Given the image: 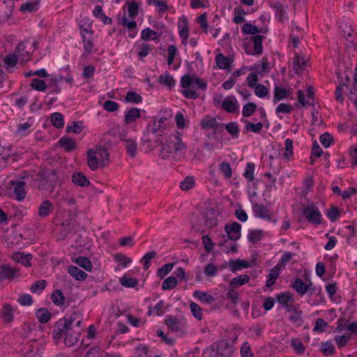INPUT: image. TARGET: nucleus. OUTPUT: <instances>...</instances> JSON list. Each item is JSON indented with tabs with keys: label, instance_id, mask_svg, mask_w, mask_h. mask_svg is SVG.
<instances>
[{
	"label": "nucleus",
	"instance_id": "09e8293b",
	"mask_svg": "<svg viewBox=\"0 0 357 357\" xmlns=\"http://www.w3.org/2000/svg\"><path fill=\"white\" fill-rule=\"evenodd\" d=\"M30 86L33 89L38 91H45L47 87V84L44 80L38 78L33 79Z\"/></svg>",
	"mask_w": 357,
	"mask_h": 357
},
{
	"label": "nucleus",
	"instance_id": "a211bd4d",
	"mask_svg": "<svg viewBox=\"0 0 357 357\" xmlns=\"http://www.w3.org/2000/svg\"><path fill=\"white\" fill-rule=\"evenodd\" d=\"M252 211L256 217L264 220H271V214L266 206L255 203L252 205Z\"/></svg>",
	"mask_w": 357,
	"mask_h": 357
},
{
	"label": "nucleus",
	"instance_id": "9b49d317",
	"mask_svg": "<svg viewBox=\"0 0 357 357\" xmlns=\"http://www.w3.org/2000/svg\"><path fill=\"white\" fill-rule=\"evenodd\" d=\"M19 269L13 268L8 265L0 266V282L6 280H13L19 273Z\"/></svg>",
	"mask_w": 357,
	"mask_h": 357
},
{
	"label": "nucleus",
	"instance_id": "774afa93",
	"mask_svg": "<svg viewBox=\"0 0 357 357\" xmlns=\"http://www.w3.org/2000/svg\"><path fill=\"white\" fill-rule=\"evenodd\" d=\"M17 302L23 306L31 305L33 303L32 296L29 294H21L17 298Z\"/></svg>",
	"mask_w": 357,
	"mask_h": 357
},
{
	"label": "nucleus",
	"instance_id": "ddd939ff",
	"mask_svg": "<svg viewBox=\"0 0 357 357\" xmlns=\"http://www.w3.org/2000/svg\"><path fill=\"white\" fill-rule=\"evenodd\" d=\"M225 230L228 238L231 241H237L241 238V225L237 222L225 225Z\"/></svg>",
	"mask_w": 357,
	"mask_h": 357
},
{
	"label": "nucleus",
	"instance_id": "cd10ccee",
	"mask_svg": "<svg viewBox=\"0 0 357 357\" xmlns=\"http://www.w3.org/2000/svg\"><path fill=\"white\" fill-rule=\"evenodd\" d=\"M53 211V205L49 200L43 201L38 208V215L43 218L47 217Z\"/></svg>",
	"mask_w": 357,
	"mask_h": 357
},
{
	"label": "nucleus",
	"instance_id": "e2e57ef3",
	"mask_svg": "<svg viewBox=\"0 0 357 357\" xmlns=\"http://www.w3.org/2000/svg\"><path fill=\"white\" fill-rule=\"evenodd\" d=\"M122 286L126 287H135L138 284V280L133 278L123 276L119 280Z\"/></svg>",
	"mask_w": 357,
	"mask_h": 357
},
{
	"label": "nucleus",
	"instance_id": "9d476101",
	"mask_svg": "<svg viewBox=\"0 0 357 357\" xmlns=\"http://www.w3.org/2000/svg\"><path fill=\"white\" fill-rule=\"evenodd\" d=\"M26 183L24 181H10V190L13 191V197L18 201L25 198Z\"/></svg>",
	"mask_w": 357,
	"mask_h": 357
},
{
	"label": "nucleus",
	"instance_id": "37998d69",
	"mask_svg": "<svg viewBox=\"0 0 357 357\" xmlns=\"http://www.w3.org/2000/svg\"><path fill=\"white\" fill-rule=\"evenodd\" d=\"M51 300L53 303L57 306L62 305L64 303L65 297L60 289L54 290L51 295Z\"/></svg>",
	"mask_w": 357,
	"mask_h": 357
},
{
	"label": "nucleus",
	"instance_id": "f8f14e48",
	"mask_svg": "<svg viewBox=\"0 0 357 357\" xmlns=\"http://www.w3.org/2000/svg\"><path fill=\"white\" fill-rule=\"evenodd\" d=\"M252 40L254 43V52H252L248 47H250L249 44L247 43H245L243 45V48L245 50L246 53L248 54H261L263 52V47H262V40L263 37L260 35H255V36L252 37Z\"/></svg>",
	"mask_w": 357,
	"mask_h": 357
},
{
	"label": "nucleus",
	"instance_id": "4be33fe9",
	"mask_svg": "<svg viewBox=\"0 0 357 357\" xmlns=\"http://www.w3.org/2000/svg\"><path fill=\"white\" fill-rule=\"evenodd\" d=\"M204 225L207 229H212L218 225V220L213 209H209L204 212Z\"/></svg>",
	"mask_w": 357,
	"mask_h": 357
},
{
	"label": "nucleus",
	"instance_id": "39448f33",
	"mask_svg": "<svg viewBox=\"0 0 357 357\" xmlns=\"http://www.w3.org/2000/svg\"><path fill=\"white\" fill-rule=\"evenodd\" d=\"M165 119H160L158 120H153L152 123H149L146 128V134L144 135L145 137H147L146 139L144 140L147 142H150L151 139L150 138V134L155 135V136H161L166 129Z\"/></svg>",
	"mask_w": 357,
	"mask_h": 357
},
{
	"label": "nucleus",
	"instance_id": "7ed1b4c3",
	"mask_svg": "<svg viewBox=\"0 0 357 357\" xmlns=\"http://www.w3.org/2000/svg\"><path fill=\"white\" fill-rule=\"evenodd\" d=\"M234 347L226 340L218 341L206 348L203 354L204 357H231Z\"/></svg>",
	"mask_w": 357,
	"mask_h": 357
},
{
	"label": "nucleus",
	"instance_id": "1a4fd4ad",
	"mask_svg": "<svg viewBox=\"0 0 357 357\" xmlns=\"http://www.w3.org/2000/svg\"><path fill=\"white\" fill-rule=\"evenodd\" d=\"M200 124L202 129H212L215 133L222 132L224 128L223 123L217 122L215 118H210L208 116L202 119Z\"/></svg>",
	"mask_w": 357,
	"mask_h": 357
},
{
	"label": "nucleus",
	"instance_id": "3c124183",
	"mask_svg": "<svg viewBox=\"0 0 357 357\" xmlns=\"http://www.w3.org/2000/svg\"><path fill=\"white\" fill-rule=\"evenodd\" d=\"M177 285V280L174 276H169L166 278L162 283V290H171L175 288Z\"/></svg>",
	"mask_w": 357,
	"mask_h": 357
},
{
	"label": "nucleus",
	"instance_id": "72a5a7b5",
	"mask_svg": "<svg viewBox=\"0 0 357 357\" xmlns=\"http://www.w3.org/2000/svg\"><path fill=\"white\" fill-rule=\"evenodd\" d=\"M305 64L304 58L300 56L298 54L295 55L293 59V70L296 74L301 73L303 70Z\"/></svg>",
	"mask_w": 357,
	"mask_h": 357
},
{
	"label": "nucleus",
	"instance_id": "6ab92c4d",
	"mask_svg": "<svg viewBox=\"0 0 357 357\" xmlns=\"http://www.w3.org/2000/svg\"><path fill=\"white\" fill-rule=\"evenodd\" d=\"M292 93V89H287L279 86H275L274 88V96L273 102L274 103L278 101L285 99L289 97Z\"/></svg>",
	"mask_w": 357,
	"mask_h": 357
},
{
	"label": "nucleus",
	"instance_id": "0e129e2a",
	"mask_svg": "<svg viewBox=\"0 0 357 357\" xmlns=\"http://www.w3.org/2000/svg\"><path fill=\"white\" fill-rule=\"evenodd\" d=\"M241 30L245 34L254 35L259 32V28L257 26L252 24L250 23L244 24L242 26Z\"/></svg>",
	"mask_w": 357,
	"mask_h": 357
},
{
	"label": "nucleus",
	"instance_id": "2f4dec72",
	"mask_svg": "<svg viewBox=\"0 0 357 357\" xmlns=\"http://www.w3.org/2000/svg\"><path fill=\"white\" fill-rule=\"evenodd\" d=\"M229 266L231 272L235 273L238 270L248 268L250 263L248 261L242 259L230 260Z\"/></svg>",
	"mask_w": 357,
	"mask_h": 357
},
{
	"label": "nucleus",
	"instance_id": "c756f323",
	"mask_svg": "<svg viewBox=\"0 0 357 357\" xmlns=\"http://www.w3.org/2000/svg\"><path fill=\"white\" fill-rule=\"evenodd\" d=\"M193 296L208 305L212 304L215 301V298L212 295L198 290L194 291Z\"/></svg>",
	"mask_w": 357,
	"mask_h": 357
},
{
	"label": "nucleus",
	"instance_id": "f03ea898",
	"mask_svg": "<svg viewBox=\"0 0 357 357\" xmlns=\"http://www.w3.org/2000/svg\"><path fill=\"white\" fill-rule=\"evenodd\" d=\"M207 82L204 79L199 78L196 75H185L181 78V86L183 88V96L189 99H197L199 93L195 89L206 90Z\"/></svg>",
	"mask_w": 357,
	"mask_h": 357
},
{
	"label": "nucleus",
	"instance_id": "a18cd8bd",
	"mask_svg": "<svg viewBox=\"0 0 357 357\" xmlns=\"http://www.w3.org/2000/svg\"><path fill=\"white\" fill-rule=\"evenodd\" d=\"M237 106L236 100H230L228 98H225L222 104V109L229 113L234 112L237 108Z\"/></svg>",
	"mask_w": 357,
	"mask_h": 357
},
{
	"label": "nucleus",
	"instance_id": "052dcab7",
	"mask_svg": "<svg viewBox=\"0 0 357 357\" xmlns=\"http://www.w3.org/2000/svg\"><path fill=\"white\" fill-rule=\"evenodd\" d=\"M82 39L84 44V51L88 54H91L94 47V43H93L92 40V36L89 37L84 36L82 38Z\"/></svg>",
	"mask_w": 357,
	"mask_h": 357
},
{
	"label": "nucleus",
	"instance_id": "bb28decb",
	"mask_svg": "<svg viewBox=\"0 0 357 357\" xmlns=\"http://www.w3.org/2000/svg\"><path fill=\"white\" fill-rule=\"evenodd\" d=\"M28 42L24 41L18 44L16 47V52H17L20 57H21L22 61H28L31 59V53L29 51L26 50Z\"/></svg>",
	"mask_w": 357,
	"mask_h": 357
},
{
	"label": "nucleus",
	"instance_id": "423d86ee",
	"mask_svg": "<svg viewBox=\"0 0 357 357\" xmlns=\"http://www.w3.org/2000/svg\"><path fill=\"white\" fill-rule=\"evenodd\" d=\"M303 214L310 223L315 225H320L321 223V214L319 208L314 204L307 206L303 210Z\"/></svg>",
	"mask_w": 357,
	"mask_h": 357
},
{
	"label": "nucleus",
	"instance_id": "f3484780",
	"mask_svg": "<svg viewBox=\"0 0 357 357\" xmlns=\"http://www.w3.org/2000/svg\"><path fill=\"white\" fill-rule=\"evenodd\" d=\"M169 143L174 148V153H176L187 148L186 144L183 142L182 135L178 132L171 137Z\"/></svg>",
	"mask_w": 357,
	"mask_h": 357
},
{
	"label": "nucleus",
	"instance_id": "f704fd0d",
	"mask_svg": "<svg viewBox=\"0 0 357 357\" xmlns=\"http://www.w3.org/2000/svg\"><path fill=\"white\" fill-rule=\"evenodd\" d=\"M4 67L7 70L13 68L18 62L17 56L15 54H9L6 55L3 60Z\"/></svg>",
	"mask_w": 357,
	"mask_h": 357
},
{
	"label": "nucleus",
	"instance_id": "b1692460",
	"mask_svg": "<svg viewBox=\"0 0 357 357\" xmlns=\"http://www.w3.org/2000/svg\"><path fill=\"white\" fill-rule=\"evenodd\" d=\"M141 110L139 109L136 107L131 108L125 114V123L131 124L134 123L141 117Z\"/></svg>",
	"mask_w": 357,
	"mask_h": 357
},
{
	"label": "nucleus",
	"instance_id": "6e6d98bb",
	"mask_svg": "<svg viewBox=\"0 0 357 357\" xmlns=\"http://www.w3.org/2000/svg\"><path fill=\"white\" fill-rule=\"evenodd\" d=\"M263 236L264 233L262 230H250L248 238L252 243H257L262 238Z\"/></svg>",
	"mask_w": 357,
	"mask_h": 357
},
{
	"label": "nucleus",
	"instance_id": "e433bc0d",
	"mask_svg": "<svg viewBox=\"0 0 357 357\" xmlns=\"http://www.w3.org/2000/svg\"><path fill=\"white\" fill-rule=\"evenodd\" d=\"M285 160L289 161L294 156L293 140L287 139L284 142V151L282 154Z\"/></svg>",
	"mask_w": 357,
	"mask_h": 357
},
{
	"label": "nucleus",
	"instance_id": "49530a36",
	"mask_svg": "<svg viewBox=\"0 0 357 357\" xmlns=\"http://www.w3.org/2000/svg\"><path fill=\"white\" fill-rule=\"evenodd\" d=\"M158 82L160 84L167 86L169 88H172L175 84L174 79L167 72L159 76Z\"/></svg>",
	"mask_w": 357,
	"mask_h": 357
},
{
	"label": "nucleus",
	"instance_id": "0eeeda50",
	"mask_svg": "<svg viewBox=\"0 0 357 357\" xmlns=\"http://www.w3.org/2000/svg\"><path fill=\"white\" fill-rule=\"evenodd\" d=\"M165 324L172 333H183L185 329V322L172 315L166 316Z\"/></svg>",
	"mask_w": 357,
	"mask_h": 357
},
{
	"label": "nucleus",
	"instance_id": "680f3d73",
	"mask_svg": "<svg viewBox=\"0 0 357 357\" xmlns=\"http://www.w3.org/2000/svg\"><path fill=\"white\" fill-rule=\"evenodd\" d=\"M226 130L231 134L234 137H238L239 128L237 123L229 122L227 124L224 125Z\"/></svg>",
	"mask_w": 357,
	"mask_h": 357
},
{
	"label": "nucleus",
	"instance_id": "5701e85b",
	"mask_svg": "<svg viewBox=\"0 0 357 357\" xmlns=\"http://www.w3.org/2000/svg\"><path fill=\"white\" fill-rule=\"evenodd\" d=\"M13 259L17 263H20L26 267L31 266V260L32 255L31 254H24L23 252H15L13 255Z\"/></svg>",
	"mask_w": 357,
	"mask_h": 357
},
{
	"label": "nucleus",
	"instance_id": "a878e982",
	"mask_svg": "<svg viewBox=\"0 0 357 357\" xmlns=\"http://www.w3.org/2000/svg\"><path fill=\"white\" fill-rule=\"evenodd\" d=\"M59 144L61 148L65 149L67 152H71L74 151L77 147V143L75 140L66 137H63L59 140Z\"/></svg>",
	"mask_w": 357,
	"mask_h": 357
},
{
	"label": "nucleus",
	"instance_id": "20e7f679",
	"mask_svg": "<svg viewBox=\"0 0 357 357\" xmlns=\"http://www.w3.org/2000/svg\"><path fill=\"white\" fill-rule=\"evenodd\" d=\"M44 349V342L38 340H31L22 350V357H41Z\"/></svg>",
	"mask_w": 357,
	"mask_h": 357
},
{
	"label": "nucleus",
	"instance_id": "473e14b6",
	"mask_svg": "<svg viewBox=\"0 0 357 357\" xmlns=\"http://www.w3.org/2000/svg\"><path fill=\"white\" fill-rule=\"evenodd\" d=\"M124 146L127 153L132 158L136 155L137 150V143L135 140L132 139H127L124 141Z\"/></svg>",
	"mask_w": 357,
	"mask_h": 357
},
{
	"label": "nucleus",
	"instance_id": "bf43d9fd",
	"mask_svg": "<svg viewBox=\"0 0 357 357\" xmlns=\"http://www.w3.org/2000/svg\"><path fill=\"white\" fill-rule=\"evenodd\" d=\"M257 109V105L254 102H248L245 104L242 110V114L243 116H252Z\"/></svg>",
	"mask_w": 357,
	"mask_h": 357
},
{
	"label": "nucleus",
	"instance_id": "6e6552de",
	"mask_svg": "<svg viewBox=\"0 0 357 357\" xmlns=\"http://www.w3.org/2000/svg\"><path fill=\"white\" fill-rule=\"evenodd\" d=\"M178 31L183 45L188 43L189 37L188 20L185 15H181L178 20Z\"/></svg>",
	"mask_w": 357,
	"mask_h": 357
},
{
	"label": "nucleus",
	"instance_id": "79ce46f5",
	"mask_svg": "<svg viewBox=\"0 0 357 357\" xmlns=\"http://www.w3.org/2000/svg\"><path fill=\"white\" fill-rule=\"evenodd\" d=\"M250 280V277L246 275H240L237 277L234 278L230 282V286L233 288L242 286L247 284Z\"/></svg>",
	"mask_w": 357,
	"mask_h": 357
},
{
	"label": "nucleus",
	"instance_id": "a19ab883",
	"mask_svg": "<svg viewBox=\"0 0 357 357\" xmlns=\"http://www.w3.org/2000/svg\"><path fill=\"white\" fill-rule=\"evenodd\" d=\"M276 301L280 305L288 307L289 303L293 301L292 295L290 292H282L277 295Z\"/></svg>",
	"mask_w": 357,
	"mask_h": 357
},
{
	"label": "nucleus",
	"instance_id": "5fc2aeb1",
	"mask_svg": "<svg viewBox=\"0 0 357 357\" xmlns=\"http://www.w3.org/2000/svg\"><path fill=\"white\" fill-rule=\"evenodd\" d=\"M351 338V334H344L342 335L335 336L334 341L337 344L338 348H342L346 346Z\"/></svg>",
	"mask_w": 357,
	"mask_h": 357
},
{
	"label": "nucleus",
	"instance_id": "69168bd1",
	"mask_svg": "<svg viewBox=\"0 0 357 357\" xmlns=\"http://www.w3.org/2000/svg\"><path fill=\"white\" fill-rule=\"evenodd\" d=\"M321 351L325 356L333 355L335 352L333 344L330 342H321Z\"/></svg>",
	"mask_w": 357,
	"mask_h": 357
},
{
	"label": "nucleus",
	"instance_id": "338daca9",
	"mask_svg": "<svg viewBox=\"0 0 357 357\" xmlns=\"http://www.w3.org/2000/svg\"><path fill=\"white\" fill-rule=\"evenodd\" d=\"M195 185V180L192 176H187L180 183V188L182 190H188Z\"/></svg>",
	"mask_w": 357,
	"mask_h": 357
},
{
	"label": "nucleus",
	"instance_id": "864d4df0",
	"mask_svg": "<svg viewBox=\"0 0 357 357\" xmlns=\"http://www.w3.org/2000/svg\"><path fill=\"white\" fill-rule=\"evenodd\" d=\"M51 121L53 126L57 128H63L64 126V121L63 116L59 112H54L51 115Z\"/></svg>",
	"mask_w": 357,
	"mask_h": 357
},
{
	"label": "nucleus",
	"instance_id": "393cba45",
	"mask_svg": "<svg viewBox=\"0 0 357 357\" xmlns=\"http://www.w3.org/2000/svg\"><path fill=\"white\" fill-rule=\"evenodd\" d=\"M72 182L79 187H86L90 185L89 180L82 172L73 173L72 175Z\"/></svg>",
	"mask_w": 357,
	"mask_h": 357
},
{
	"label": "nucleus",
	"instance_id": "412c9836",
	"mask_svg": "<svg viewBox=\"0 0 357 357\" xmlns=\"http://www.w3.org/2000/svg\"><path fill=\"white\" fill-rule=\"evenodd\" d=\"M233 61V59L225 56L221 53H219L215 56L216 64L220 69L230 71V67Z\"/></svg>",
	"mask_w": 357,
	"mask_h": 357
},
{
	"label": "nucleus",
	"instance_id": "c9c22d12",
	"mask_svg": "<svg viewBox=\"0 0 357 357\" xmlns=\"http://www.w3.org/2000/svg\"><path fill=\"white\" fill-rule=\"evenodd\" d=\"M280 274V268L278 266H274L269 272L268 276H267V280L266 282V286L267 287H272L275 282L277 278H278Z\"/></svg>",
	"mask_w": 357,
	"mask_h": 357
},
{
	"label": "nucleus",
	"instance_id": "c85d7f7f",
	"mask_svg": "<svg viewBox=\"0 0 357 357\" xmlns=\"http://www.w3.org/2000/svg\"><path fill=\"white\" fill-rule=\"evenodd\" d=\"M40 6L39 0L26 1L22 3L20 10L23 13H33L38 10Z\"/></svg>",
	"mask_w": 357,
	"mask_h": 357
},
{
	"label": "nucleus",
	"instance_id": "4468645a",
	"mask_svg": "<svg viewBox=\"0 0 357 357\" xmlns=\"http://www.w3.org/2000/svg\"><path fill=\"white\" fill-rule=\"evenodd\" d=\"M87 165L92 171H96L98 168L105 167V163H102L101 160L98 159L93 149H89L87 152Z\"/></svg>",
	"mask_w": 357,
	"mask_h": 357
},
{
	"label": "nucleus",
	"instance_id": "7c9ffc66",
	"mask_svg": "<svg viewBox=\"0 0 357 357\" xmlns=\"http://www.w3.org/2000/svg\"><path fill=\"white\" fill-rule=\"evenodd\" d=\"M160 35L161 33H158L157 31L150 28H146L141 32V38L144 41H149L150 40H157Z\"/></svg>",
	"mask_w": 357,
	"mask_h": 357
},
{
	"label": "nucleus",
	"instance_id": "4d7b16f0",
	"mask_svg": "<svg viewBox=\"0 0 357 357\" xmlns=\"http://www.w3.org/2000/svg\"><path fill=\"white\" fill-rule=\"evenodd\" d=\"M126 102L138 104L142 102V97L134 91H128L125 98Z\"/></svg>",
	"mask_w": 357,
	"mask_h": 357
},
{
	"label": "nucleus",
	"instance_id": "58836bf2",
	"mask_svg": "<svg viewBox=\"0 0 357 357\" xmlns=\"http://www.w3.org/2000/svg\"><path fill=\"white\" fill-rule=\"evenodd\" d=\"M36 316L40 323L45 324L49 321L52 314L46 308L40 307L36 310Z\"/></svg>",
	"mask_w": 357,
	"mask_h": 357
},
{
	"label": "nucleus",
	"instance_id": "8fccbe9b",
	"mask_svg": "<svg viewBox=\"0 0 357 357\" xmlns=\"http://www.w3.org/2000/svg\"><path fill=\"white\" fill-rule=\"evenodd\" d=\"M75 263L86 271H91L93 267L91 261L85 257H78L75 260Z\"/></svg>",
	"mask_w": 357,
	"mask_h": 357
},
{
	"label": "nucleus",
	"instance_id": "c03bdc74",
	"mask_svg": "<svg viewBox=\"0 0 357 357\" xmlns=\"http://www.w3.org/2000/svg\"><path fill=\"white\" fill-rule=\"evenodd\" d=\"M255 169V165L253 162H248L246 165L245 172L243 173L244 178L249 182L254 181V173Z\"/></svg>",
	"mask_w": 357,
	"mask_h": 357
},
{
	"label": "nucleus",
	"instance_id": "dca6fc26",
	"mask_svg": "<svg viewBox=\"0 0 357 357\" xmlns=\"http://www.w3.org/2000/svg\"><path fill=\"white\" fill-rule=\"evenodd\" d=\"M291 286L299 295L303 296L310 289L312 282L305 283L300 278H296Z\"/></svg>",
	"mask_w": 357,
	"mask_h": 357
},
{
	"label": "nucleus",
	"instance_id": "aec40b11",
	"mask_svg": "<svg viewBox=\"0 0 357 357\" xmlns=\"http://www.w3.org/2000/svg\"><path fill=\"white\" fill-rule=\"evenodd\" d=\"M15 310L10 303L3 304L1 311V317L5 323H11L14 320Z\"/></svg>",
	"mask_w": 357,
	"mask_h": 357
},
{
	"label": "nucleus",
	"instance_id": "603ef678",
	"mask_svg": "<svg viewBox=\"0 0 357 357\" xmlns=\"http://www.w3.org/2000/svg\"><path fill=\"white\" fill-rule=\"evenodd\" d=\"M271 7L275 10V15L280 17V20H282L285 13V6L282 2L276 1L271 5Z\"/></svg>",
	"mask_w": 357,
	"mask_h": 357
},
{
	"label": "nucleus",
	"instance_id": "13d9d810",
	"mask_svg": "<svg viewBox=\"0 0 357 357\" xmlns=\"http://www.w3.org/2000/svg\"><path fill=\"white\" fill-rule=\"evenodd\" d=\"M47 282L45 280H40L35 282L31 287L30 291L33 293H40L46 287Z\"/></svg>",
	"mask_w": 357,
	"mask_h": 357
},
{
	"label": "nucleus",
	"instance_id": "ea45409f",
	"mask_svg": "<svg viewBox=\"0 0 357 357\" xmlns=\"http://www.w3.org/2000/svg\"><path fill=\"white\" fill-rule=\"evenodd\" d=\"M94 151L98 159L100 160L102 163H105V166L107 167L110 162L109 154L107 150L105 148L100 147L96 151L94 150Z\"/></svg>",
	"mask_w": 357,
	"mask_h": 357
},
{
	"label": "nucleus",
	"instance_id": "f257e3e1",
	"mask_svg": "<svg viewBox=\"0 0 357 357\" xmlns=\"http://www.w3.org/2000/svg\"><path fill=\"white\" fill-rule=\"evenodd\" d=\"M75 319L73 317L60 319L54 324L52 332V337L58 341L64 336V344L72 347L79 340V332L74 330Z\"/></svg>",
	"mask_w": 357,
	"mask_h": 357
},
{
	"label": "nucleus",
	"instance_id": "de8ad7c7",
	"mask_svg": "<svg viewBox=\"0 0 357 357\" xmlns=\"http://www.w3.org/2000/svg\"><path fill=\"white\" fill-rule=\"evenodd\" d=\"M128 4V15L130 18L137 17L139 14V3L132 0L131 2H127Z\"/></svg>",
	"mask_w": 357,
	"mask_h": 357
},
{
	"label": "nucleus",
	"instance_id": "4c0bfd02",
	"mask_svg": "<svg viewBox=\"0 0 357 357\" xmlns=\"http://www.w3.org/2000/svg\"><path fill=\"white\" fill-rule=\"evenodd\" d=\"M68 273L77 280H84L87 277V274L84 271L75 266H69Z\"/></svg>",
	"mask_w": 357,
	"mask_h": 357
},
{
	"label": "nucleus",
	"instance_id": "2eb2a0df",
	"mask_svg": "<svg viewBox=\"0 0 357 357\" xmlns=\"http://www.w3.org/2000/svg\"><path fill=\"white\" fill-rule=\"evenodd\" d=\"M119 24L126 28L128 31V37L135 38L137 34V22L135 20L128 21V17L124 15L119 21Z\"/></svg>",
	"mask_w": 357,
	"mask_h": 357
}]
</instances>
